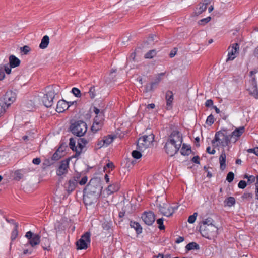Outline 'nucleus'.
<instances>
[{"instance_id": "nucleus-49", "label": "nucleus", "mask_w": 258, "mask_h": 258, "mask_svg": "<svg viewBox=\"0 0 258 258\" xmlns=\"http://www.w3.org/2000/svg\"><path fill=\"white\" fill-rule=\"evenodd\" d=\"M163 221L164 219L163 218H159L157 220V223L159 225L158 228L160 230H163L165 229V226L163 225Z\"/></svg>"}, {"instance_id": "nucleus-5", "label": "nucleus", "mask_w": 258, "mask_h": 258, "mask_svg": "<svg viewBox=\"0 0 258 258\" xmlns=\"http://www.w3.org/2000/svg\"><path fill=\"white\" fill-rule=\"evenodd\" d=\"M154 136L153 134L150 135L149 136L144 135L140 137L137 142V149L144 151L149 147L154 140Z\"/></svg>"}, {"instance_id": "nucleus-57", "label": "nucleus", "mask_w": 258, "mask_h": 258, "mask_svg": "<svg viewBox=\"0 0 258 258\" xmlns=\"http://www.w3.org/2000/svg\"><path fill=\"white\" fill-rule=\"evenodd\" d=\"M213 101L212 99H208L207 100L205 104V105L207 107H209L210 106H213Z\"/></svg>"}, {"instance_id": "nucleus-53", "label": "nucleus", "mask_w": 258, "mask_h": 258, "mask_svg": "<svg viewBox=\"0 0 258 258\" xmlns=\"http://www.w3.org/2000/svg\"><path fill=\"white\" fill-rule=\"evenodd\" d=\"M247 185L246 182L244 180H240L238 184V187L241 189H244Z\"/></svg>"}, {"instance_id": "nucleus-4", "label": "nucleus", "mask_w": 258, "mask_h": 258, "mask_svg": "<svg viewBox=\"0 0 258 258\" xmlns=\"http://www.w3.org/2000/svg\"><path fill=\"white\" fill-rule=\"evenodd\" d=\"M87 125L85 122L82 120H78L71 123L70 126V132L77 137H81L86 133Z\"/></svg>"}, {"instance_id": "nucleus-59", "label": "nucleus", "mask_w": 258, "mask_h": 258, "mask_svg": "<svg viewBox=\"0 0 258 258\" xmlns=\"http://www.w3.org/2000/svg\"><path fill=\"white\" fill-rule=\"evenodd\" d=\"M110 168L111 170H113L114 168V165L113 162H108L105 166H104V169H106V168Z\"/></svg>"}, {"instance_id": "nucleus-37", "label": "nucleus", "mask_w": 258, "mask_h": 258, "mask_svg": "<svg viewBox=\"0 0 258 258\" xmlns=\"http://www.w3.org/2000/svg\"><path fill=\"white\" fill-rule=\"evenodd\" d=\"M25 171L23 169L18 170L15 172V178L17 180H20L23 177Z\"/></svg>"}, {"instance_id": "nucleus-12", "label": "nucleus", "mask_w": 258, "mask_h": 258, "mask_svg": "<svg viewBox=\"0 0 258 258\" xmlns=\"http://www.w3.org/2000/svg\"><path fill=\"white\" fill-rule=\"evenodd\" d=\"M70 159L62 160L60 162V165L56 170V174L59 176H61L66 174L68 172L69 165Z\"/></svg>"}, {"instance_id": "nucleus-18", "label": "nucleus", "mask_w": 258, "mask_h": 258, "mask_svg": "<svg viewBox=\"0 0 258 258\" xmlns=\"http://www.w3.org/2000/svg\"><path fill=\"white\" fill-rule=\"evenodd\" d=\"M161 80V78L160 76H157L153 82L146 85L145 92H148L153 91L154 88L156 87L158 85Z\"/></svg>"}, {"instance_id": "nucleus-31", "label": "nucleus", "mask_w": 258, "mask_h": 258, "mask_svg": "<svg viewBox=\"0 0 258 258\" xmlns=\"http://www.w3.org/2000/svg\"><path fill=\"white\" fill-rule=\"evenodd\" d=\"M103 123L93 122L91 126V131L93 133H97L99 130H101L103 125Z\"/></svg>"}, {"instance_id": "nucleus-62", "label": "nucleus", "mask_w": 258, "mask_h": 258, "mask_svg": "<svg viewBox=\"0 0 258 258\" xmlns=\"http://www.w3.org/2000/svg\"><path fill=\"white\" fill-rule=\"evenodd\" d=\"M206 152L210 154H212V155H213L216 152V151L215 149H212L211 150V148L210 147V146H208L207 148H206Z\"/></svg>"}, {"instance_id": "nucleus-61", "label": "nucleus", "mask_w": 258, "mask_h": 258, "mask_svg": "<svg viewBox=\"0 0 258 258\" xmlns=\"http://www.w3.org/2000/svg\"><path fill=\"white\" fill-rule=\"evenodd\" d=\"M177 49L174 48L169 53V56L170 58L173 57L177 53Z\"/></svg>"}, {"instance_id": "nucleus-29", "label": "nucleus", "mask_w": 258, "mask_h": 258, "mask_svg": "<svg viewBox=\"0 0 258 258\" xmlns=\"http://www.w3.org/2000/svg\"><path fill=\"white\" fill-rule=\"evenodd\" d=\"M199 8H197L195 12L194 13L193 16H199L203 12L206 11L207 9V7L205 5H203L202 3H200L199 4Z\"/></svg>"}, {"instance_id": "nucleus-64", "label": "nucleus", "mask_w": 258, "mask_h": 258, "mask_svg": "<svg viewBox=\"0 0 258 258\" xmlns=\"http://www.w3.org/2000/svg\"><path fill=\"white\" fill-rule=\"evenodd\" d=\"M93 111L94 112V113L96 114V115H98L99 114H100L101 113V112L102 111H104V110H100V109H99L98 108H97V107H94L93 108Z\"/></svg>"}, {"instance_id": "nucleus-36", "label": "nucleus", "mask_w": 258, "mask_h": 258, "mask_svg": "<svg viewBox=\"0 0 258 258\" xmlns=\"http://www.w3.org/2000/svg\"><path fill=\"white\" fill-rule=\"evenodd\" d=\"M42 246L43 249L48 250L47 247H50V241L46 237L42 239Z\"/></svg>"}, {"instance_id": "nucleus-40", "label": "nucleus", "mask_w": 258, "mask_h": 258, "mask_svg": "<svg viewBox=\"0 0 258 258\" xmlns=\"http://www.w3.org/2000/svg\"><path fill=\"white\" fill-rule=\"evenodd\" d=\"M7 108H8L7 105H6V102L0 98V115L5 112Z\"/></svg>"}, {"instance_id": "nucleus-21", "label": "nucleus", "mask_w": 258, "mask_h": 258, "mask_svg": "<svg viewBox=\"0 0 258 258\" xmlns=\"http://www.w3.org/2000/svg\"><path fill=\"white\" fill-rule=\"evenodd\" d=\"M78 184L77 182L73 181L70 179L68 182H66L64 185V188L65 190L68 192L69 194H71L73 191L75 190L76 187Z\"/></svg>"}, {"instance_id": "nucleus-13", "label": "nucleus", "mask_w": 258, "mask_h": 258, "mask_svg": "<svg viewBox=\"0 0 258 258\" xmlns=\"http://www.w3.org/2000/svg\"><path fill=\"white\" fill-rule=\"evenodd\" d=\"M16 98V94L15 92L10 90L8 91L4 96L1 99L4 101L6 102V105H7V107H8L14 102Z\"/></svg>"}, {"instance_id": "nucleus-26", "label": "nucleus", "mask_w": 258, "mask_h": 258, "mask_svg": "<svg viewBox=\"0 0 258 258\" xmlns=\"http://www.w3.org/2000/svg\"><path fill=\"white\" fill-rule=\"evenodd\" d=\"M130 226L136 230L137 234H140L142 232V227L138 222L131 221Z\"/></svg>"}, {"instance_id": "nucleus-14", "label": "nucleus", "mask_w": 258, "mask_h": 258, "mask_svg": "<svg viewBox=\"0 0 258 258\" xmlns=\"http://www.w3.org/2000/svg\"><path fill=\"white\" fill-rule=\"evenodd\" d=\"M143 221L148 225H151L155 220V215L153 212H144L141 217Z\"/></svg>"}, {"instance_id": "nucleus-55", "label": "nucleus", "mask_w": 258, "mask_h": 258, "mask_svg": "<svg viewBox=\"0 0 258 258\" xmlns=\"http://www.w3.org/2000/svg\"><path fill=\"white\" fill-rule=\"evenodd\" d=\"M88 180V178L86 176H84L81 180L79 182V183L81 185H85Z\"/></svg>"}, {"instance_id": "nucleus-7", "label": "nucleus", "mask_w": 258, "mask_h": 258, "mask_svg": "<svg viewBox=\"0 0 258 258\" xmlns=\"http://www.w3.org/2000/svg\"><path fill=\"white\" fill-rule=\"evenodd\" d=\"M25 237L28 239V242L25 245L26 246L30 245L33 247L38 245L41 241L40 236L38 234H34L30 231L26 232Z\"/></svg>"}, {"instance_id": "nucleus-3", "label": "nucleus", "mask_w": 258, "mask_h": 258, "mask_svg": "<svg viewBox=\"0 0 258 258\" xmlns=\"http://www.w3.org/2000/svg\"><path fill=\"white\" fill-rule=\"evenodd\" d=\"M231 139L229 134H227L226 130H222L217 132L215 133L214 138L212 141V144H214L216 142L218 143L217 146L226 147L230 143Z\"/></svg>"}, {"instance_id": "nucleus-25", "label": "nucleus", "mask_w": 258, "mask_h": 258, "mask_svg": "<svg viewBox=\"0 0 258 258\" xmlns=\"http://www.w3.org/2000/svg\"><path fill=\"white\" fill-rule=\"evenodd\" d=\"M120 189V185L117 182L109 185L107 188V191L108 195H111L114 192H117Z\"/></svg>"}, {"instance_id": "nucleus-38", "label": "nucleus", "mask_w": 258, "mask_h": 258, "mask_svg": "<svg viewBox=\"0 0 258 258\" xmlns=\"http://www.w3.org/2000/svg\"><path fill=\"white\" fill-rule=\"evenodd\" d=\"M157 53L155 50L153 49L148 51L145 54L144 57L147 59H151L156 56Z\"/></svg>"}, {"instance_id": "nucleus-50", "label": "nucleus", "mask_w": 258, "mask_h": 258, "mask_svg": "<svg viewBox=\"0 0 258 258\" xmlns=\"http://www.w3.org/2000/svg\"><path fill=\"white\" fill-rule=\"evenodd\" d=\"M214 122V118L213 115L210 114L209 116H208L207 120H206V123L209 124V125H211L213 124Z\"/></svg>"}, {"instance_id": "nucleus-28", "label": "nucleus", "mask_w": 258, "mask_h": 258, "mask_svg": "<svg viewBox=\"0 0 258 258\" xmlns=\"http://www.w3.org/2000/svg\"><path fill=\"white\" fill-rule=\"evenodd\" d=\"M49 43V38L47 35L43 36L41 39V43L39 45V47L41 49H45L47 47Z\"/></svg>"}, {"instance_id": "nucleus-60", "label": "nucleus", "mask_w": 258, "mask_h": 258, "mask_svg": "<svg viewBox=\"0 0 258 258\" xmlns=\"http://www.w3.org/2000/svg\"><path fill=\"white\" fill-rule=\"evenodd\" d=\"M255 180V176L253 175H249V178L247 180V183L250 184L253 182H254Z\"/></svg>"}, {"instance_id": "nucleus-33", "label": "nucleus", "mask_w": 258, "mask_h": 258, "mask_svg": "<svg viewBox=\"0 0 258 258\" xmlns=\"http://www.w3.org/2000/svg\"><path fill=\"white\" fill-rule=\"evenodd\" d=\"M18 227L19 224H15V226L14 229L12 231L11 235V239L12 241H14L17 237L18 235Z\"/></svg>"}, {"instance_id": "nucleus-22", "label": "nucleus", "mask_w": 258, "mask_h": 258, "mask_svg": "<svg viewBox=\"0 0 258 258\" xmlns=\"http://www.w3.org/2000/svg\"><path fill=\"white\" fill-rule=\"evenodd\" d=\"M248 90L250 95L253 96L256 99L258 98V89L254 79L252 81L251 86L248 89Z\"/></svg>"}, {"instance_id": "nucleus-16", "label": "nucleus", "mask_w": 258, "mask_h": 258, "mask_svg": "<svg viewBox=\"0 0 258 258\" xmlns=\"http://www.w3.org/2000/svg\"><path fill=\"white\" fill-rule=\"evenodd\" d=\"M96 187V189L98 190V192H101L103 188L101 186V183L100 179L98 178L92 179L90 180L89 183L87 184V187L90 188V190L92 189L93 187Z\"/></svg>"}, {"instance_id": "nucleus-43", "label": "nucleus", "mask_w": 258, "mask_h": 258, "mask_svg": "<svg viewBox=\"0 0 258 258\" xmlns=\"http://www.w3.org/2000/svg\"><path fill=\"white\" fill-rule=\"evenodd\" d=\"M111 226V222H110L109 221H104L102 224L103 229L106 231H108L110 229Z\"/></svg>"}, {"instance_id": "nucleus-54", "label": "nucleus", "mask_w": 258, "mask_h": 258, "mask_svg": "<svg viewBox=\"0 0 258 258\" xmlns=\"http://www.w3.org/2000/svg\"><path fill=\"white\" fill-rule=\"evenodd\" d=\"M13 68L12 67H11V66H8L7 65L4 66V69L3 70H4V73L6 72L7 74H10L11 72V69Z\"/></svg>"}, {"instance_id": "nucleus-48", "label": "nucleus", "mask_w": 258, "mask_h": 258, "mask_svg": "<svg viewBox=\"0 0 258 258\" xmlns=\"http://www.w3.org/2000/svg\"><path fill=\"white\" fill-rule=\"evenodd\" d=\"M197 215H198L197 213H194L193 215H190L188 217V222L189 223H190V224L194 223L195 222L196 220V218L197 217Z\"/></svg>"}, {"instance_id": "nucleus-6", "label": "nucleus", "mask_w": 258, "mask_h": 258, "mask_svg": "<svg viewBox=\"0 0 258 258\" xmlns=\"http://www.w3.org/2000/svg\"><path fill=\"white\" fill-rule=\"evenodd\" d=\"M90 232H86L82 235L80 239L76 242V246L78 249H86L88 248V245L90 244Z\"/></svg>"}, {"instance_id": "nucleus-63", "label": "nucleus", "mask_w": 258, "mask_h": 258, "mask_svg": "<svg viewBox=\"0 0 258 258\" xmlns=\"http://www.w3.org/2000/svg\"><path fill=\"white\" fill-rule=\"evenodd\" d=\"M32 163L35 165H39L41 163V159L40 158H36L33 159Z\"/></svg>"}, {"instance_id": "nucleus-46", "label": "nucleus", "mask_w": 258, "mask_h": 258, "mask_svg": "<svg viewBox=\"0 0 258 258\" xmlns=\"http://www.w3.org/2000/svg\"><path fill=\"white\" fill-rule=\"evenodd\" d=\"M88 93H89V96L91 99H93L95 98V97L96 96V93H95V87L94 86H91L90 88Z\"/></svg>"}, {"instance_id": "nucleus-32", "label": "nucleus", "mask_w": 258, "mask_h": 258, "mask_svg": "<svg viewBox=\"0 0 258 258\" xmlns=\"http://www.w3.org/2000/svg\"><path fill=\"white\" fill-rule=\"evenodd\" d=\"M104 111H102L100 114H99L98 115H96L94 119V122H98V123H103L104 121Z\"/></svg>"}, {"instance_id": "nucleus-42", "label": "nucleus", "mask_w": 258, "mask_h": 258, "mask_svg": "<svg viewBox=\"0 0 258 258\" xmlns=\"http://www.w3.org/2000/svg\"><path fill=\"white\" fill-rule=\"evenodd\" d=\"M141 152H142V151H140L139 150H134L132 153V156L135 159H138L142 157V154H141Z\"/></svg>"}, {"instance_id": "nucleus-19", "label": "nucleus", "mask_w": 258, "mask_h": 258, "mask_svg": "<svg viewBox=\"0 0 258 258\" xmlns=\"http://www.w3.org/2000/svg\"><path fill=\"white\" fill-rule=\"evenodd\" d=\"M165 99L166 101V109L170 110L172 108V102L174 99L173 93L168 90L166 93Z\"/></svg>"}, {"instance_id": "nucleus-30", "label": "nucleus", "mask_w": 258, "mask_h": 258, "mask_svg": "<svg viewBox=\"0 0 258 258\" xmlns=\"http://www.w3.org/2000/svg\"><path fill=\"white\" fill-rule=\"evenodd\" d=\"M186 249L188 251H190L192 250H199L200 246L198 244H197L195 242H191L187 244L185 246Z\"/></svg>"}, {"instance_id": "nucleus-23", "label": "nucleus", "mask_w": 258, "mask_h": 258, "mask_svg": "<svg viewBox=\"0 0 258 258\" xmlns=\"http://www.w3.org/2000/svg\"><path fill=\"white\" fill-rule=\"evenodd\" d=\"M9 64L13 68L18 67L20 64V60L14 55H11L9 58Z\"/></svg>"}, {"instance_id": "nucleus-20", "label": "nucleus", "mask_w": 258, "mask_h": 258, "mask_svg": "<svg viewBox=\"0 0 258 258\" xmlns=\"http://www.w3.org/2000/svg\"><path fill=\"white\" fill-rule=\"evenodd\" d=\"M62 156L63 155L59 154V150H57L50 159L45 160V164L50 166L53 164L55 161H58Z\"/></svg>"}, {"instance_id": "nucleus-8", "label": "nucleus", "mask_w": 258, "mask_h": 258, "mask_svg": "<svg viewBox=\"0 0 258 258\" xmlns=\"http://www.w3.org/2000/svg\"><path fill=\"white\" fill-rule=\"evenodd\" d=\"M159 212L164 216L170 217L173 215L175 211L177 209L178 206H169L166 204H163V205L159 204L157 205Z\"/></svg>"}, {"instance_id": "nucleus-17", "label": "nucleus", "mask_w": 258, "mask_h": 258, "mask_svg": "<svg viewBox=\"0 0 258 258\" xmlns=\"http://www.w3.org/2000/svg\"><path fill=\"white\" fill-rule=\"evenodd\" d=\"M70 106V104L67 101L64 100H60L57 102L56 111L58 113L63 112L68 109Z\"/></svg>"}, {"instance_id": "nucleus-1", "label": "nucleus", "mask_w": 258, "mask_h": 258, "mask_svg": "<svg viewBox=\"0 0 258 258\" xmlns=\"http://www.w3.org/2000/svg\"><path fill=\"white\" fill-rule=\"evenodd\" d=\"M213 219L210 217L203 221V225L200 228L203 236L211 239L217 234L218 228L213 224Z\"/></svg>"}, {"instance_id": "nucleus-44", "label": "nucleus", "mask_w": 258, "mask_h": 258, "mask_svg": "<svg viewBox=\"0 0 258 258\" xmlns=\"http://www.w3.org/2000/svg\"><path fill=\"white\" fill-rule=\"evenodd\" d=\"M71 92L77 97H80L81 96L80 90L77 88H73Z\"/></svg>"}, {"instance_id": "nucleus-15", "label": "nucleus", "mask_w": 258, "mask_h": 258, "mask_svg": "<svg viewBox=\"0 0 258 258\" xmlns=\"http://www.w3.org/2000/svg\"><path fill=\"white\" fill-rule=\"evenodd\" d=\"M244 131L245 128L244 126H240L239 128H236L231 134H229L231 141L234 143H235L244 132Z\"/></svg>"}, {"instance_id": "nucleus-52", "label": "nucleus", "mask_w": 258, "mask_h": 258, "mask_svg": "<svg viewBox=\"0 0 258 258\" xmlns=\"http://www.w3.org/2000/svg\"><path fill=\"white\" fill-rule=\"evenodd\" d=\"M20 50L24 54H27L29 52L31 49L29 46L25 45L21 47Z\"/></svg>"}, {"instance_id": "nucleus-41", "label": "nucleus", "mask_w": 258, "mask_h": 258, "mask_svg": "<svg viewBox=\"0 0 258 258\" xmlns=\"http://www.w3.org/2000/svg\"><path fill=\"white\" fill-rule=\"evenodd\" d=\"M253 197V195L252 193L245 192L241 197V198L243 200H247L250 201Z\"/></svg>"}, {"instance_id": "nucleus-51", "label": "nucleus", "mask_w": 258, "mask_h": 258, "mask_svg": "<svg viewBox=\"0 0 258 258\" xmlns=\"http://www.w3.org/2000/svg\"><path fill=\"white\" fill-rule=\"evenodd\" d=\"M211 19V17H208L206 18H203L201 20H200L198 23L199 25H205V24H207V23H208Z\"/></svg>"}, {"instance_id": "nucleus-39", "label": "nucleus", "mask_w": 258, "mask_h": 258, "mask_svg": "<svg viewBox=\"0 0 258 258\" xmlns=\"http://www.w3.org/2000/svg\"><path fill=\"white\" fill-rule=\"evenodd\" d=\"M114 139V136L112 135H108L103 138L105 142H106V147L108 146L110 144H111Z\"/></svg>"}, {"instance_id": "nucleus-27", "label": "nucleus", "mask_w": 258, "mask_h": 258, "mask_svg": "<svg viewBox=\"0 0 258 258\" xmlns=\"http://www.w3.org/2000/svg\"><path fill=\"white\" fill-rule=\"evenodd\" d=\"M191 152V147L189 145H187L185 143L182 144V146L181 148L180 153L181 155L186 156L189 155Z\"/></svg>"}, {"instance_id": "nucleus-11", "label": "nucleus", "mask_w": 258, "mask_h": 258, "mask_svg": "<svg viewBox=\"0 0 258 258\" xmlns=\"http://www.w3.org/2000/svg\"><path fill=\"white\" fill-rule=\"evenodd\" d=\"M168 140L181 146L183 142L182 134L178 131L174 130L168 137Z\"/></svg>"}, {"instance_id": "nucleus-47", "label": "nucleus", "mask_w": 258, "mask_h": 258, "mask_svg": "<svg viewBox=\"0 0 258 258\" xmlns=\"http://www.w3.org/2000/svg\"><path fill=\"white\" fill-rule=\"evenodd\" d=\"M234 178V173L232 172H229L227 175L226 180L228 182L231 183L233 181Z\"/></svg>"}, {"instance_id": "nucleus-10", "label": "nucleus", "mask_w": 258, "mask_h": 258, "mask_svg": "<svg viewBox=\"0 0 258 258\" xmlns=\"http://www.w3.org/2000/svg\"><path fill=\"white\" fill-rule=\"evenodd\" d=\"M180 147V146L176 145L168 140L164 146L166 152L170 156H173L177 153Z\"/></svg>"}, {"instance_id": "nucleus-56", "label": "nucleus", "mask_w": 258, "mask_h": 258, "mask_svg": "<svg viewBox=\"0 0 258 258\" xmlns=\"http://www.w3.org/2000/svg\"><path fill=\"white\" fill-rule=\"evenodd\" d=\"M78 140L82 144H83L84 146H85L89 142V139H86L84 138H80L78 139Z\"/></svg>"}, {"instance_id": "nucleus-9", "label": "nucleus", "mask_w": 258, "mask_h": 258, "mask_svg": "<svg viewBox=\"0 0 258 258\" xmlns=\"http://www.w3.org/2000/svg\"><path fill=\"white\" fill-rule=\"evenodd\" d=\"M239 45L238 43H234L231 45L228 48V55L226 62L234 60L239 53Z\"/></svg>"}, {"instance_id": "nucleus-24", "label": "nucleus", "mask_w": 258, "mask_h": 258, "mask_svg": "<svg viewBox=\"0 0 258 258\" xmlns=\"http://www.w3.org/2000/svg\"><path fill=\"white\" fill-rule=\"evenodd\" d=\"M226 155L224 150H223L221 152V155L219 157V162L220 165V169L222 170H224L226 168Z\"/></svg>"}, {"instance_id": "nucleus-34", "label": "nucleus", "mask_w": 258, "mask_h": 258, "mask_svg": "<svg viewBox=\"0 0 258 258\" xmlns=\"http://www.w3.org/2000/svg\"><path fill=\"white\" fill-rule=\"evenodd\" d=\"M85 146H84L83 144H82L78 140V144L77 146L76 147V149H75V156H78L80 155L81 153L82 152V151L84 147Z\"/></svg>"}, {"instance_id": "nucleus-58", "label": "nucleus", "mask_w": 258, "mask_h": 258, "mask_svg": "<svg viewBox=\"0 0 258 258\" xmlns=\"http://www.w3.org/2000/svg\"><path fill=\"white\" fill-rule=\"evenodd\" d=\"M191 161L196 164H200V157L199 156H195L191 159Z\"/></svg>"}, {"instance_id": "nucleus-2", "label": "nucleus", "mask_w": 258, "mask_h": 258, "mask_svg": "<svg viewBox=\"0 0 258 258\" xmlns=\"http://www.w3.org/2000/svg\"><path fill=\"white\" fill-rule=\"evenodd\" d=\"M59 87L55 85L48 86L46 88V93L42 98V101L45 106L50 107L53 103V99L58 92Z\"/></svg>"}, {"instance_id": "nucleus-45", "label": "nucleus", "mask_w": 258, "mask_h": 258, "mask_svg": "<svg viewBox=\"0 0 258 258\" xmlns=\"http://www.w3.org/2000/svg\"><path fill=\"white\" fill-rule=\"evenodd\" d=\"M76 141L74 140L73 138H71L70 139V143L69 146L70 148L73 151H75V149H76Z\"/></svg>"}, {"instance_id": "nucleus-35", "label": "nucleus", "mask_w": 258, "mask_h": 258, "mask_svg": "<svg viewBox=\"0 0 258 258\" xmlns=\"http://www.w3.org/2000/svg\"><path fill=\"white\" fill-rule=\"evenodd\" d=\"M224 203L228 207H231L235 204V199L233 197H229L224 201Z\"/></svg>"}]
</instances>
